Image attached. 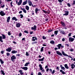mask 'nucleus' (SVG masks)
<instances>
[{
	"mask_svg": "<svg viewBox=\"0 0 75 75\" xmlns=\"http://www.w3.org/2000/svg\"><path fill=\"white\" fill-rule=\"evenodd\" d=\"M42 69H43V68H42V67H40V69L41 71L42 70Z\"/></svg>",
	"mask_w": 75,
	"mask_h": 75,
	"instance_id": "69168bd1",
	"label": "nucleus"
},
{
	"mask_svg": "<svg viewBox=\"0 0 75 75\" xmlns=\"http://www.w3.org/2000/svg\"><path fill=\"white\" fill-rule=\"evenodd\" d=\"M47 11V14H50V11L49 10L47 11Z\"/></svg>",
	"mask_w": 75,
	"mask_h": 75,
	"instance_id": "3c124183",
	"label": "nucleus"
},
{
	"mask_svg": "<svg viewBox=\"0 0 75 75\" xmlns=\"http://www.w3.org/2000/svg\"><path fill=\"white\" fill-rule=\"evenodd\" d=\"M12 0H5V1H6V2H8V1H11Z\"/></svg>",
	"mask_w": 75,
	"mask_h": 75,
	"instance_id": "13d9d810",
	"label": "nucleus"
},
{
	"mask_svg": "<svg viewBox=\"0 0 75 75\" xmlns=\"http://www.w3.org/2000/svg\"><path fill=\"white\" fill-rule=\"evenodd\" d=\"M75 39L74 38H72L71 37H69V42H73V41H74Z\"/></svg>",
	"mask_w": 75,
	"mask_h": 75,
	"instance_id": "423d86ee",
	"label": "nucleus"
},
{
	"mask_svg": "<svg viewBox=\"0 0 75 75\" xmlns=\"http://www.w3.org/2000/svg\"><path fill=\"white\" fill-rule=\"evenodd\" d=\"M25 55H26V56H29V54H28V52H26Z\"/></svg>",
	"mask_w": 75,
	"mask_h": 75,
	"instance_id": "c03bdc74",
	"label": "nucleus"
},
{
	"mask_svg": "<svg viewBox=\"0 0 75 75\" xmlns=\"http://www.w3.org/2000/svg\"><path fill=\"white\" fill-rule=\"evenodd\" d=\"M38 75H42V74H41V73L39 72L38 74Z\"/></svg>",
	"mask_w": 75,
	"mask_h": 75,
	"instance_id": "680f3d73",
	"label": "nucleus"
},
{
	"mask_svg": "<svg viewBox=\"0 0 75 75\" xmlns=\"http://www.w3.org/2000/svg\"><path fill=\"white\" fill-rule=\"evenodd\" d=\"M44 57L41 59H38L39 61H44Z\"/></svg>",
	"mask_w": 75,
	"mask_h": 75,
	"instance_id": "2f4dec72",
	"label": "nucleus"
},
{
	"mask_svg": "<svg viewBox=\"0 0 75 75\" xmlns=\"http://www.w3.org/2000/svg\"><path fill=\"white\" fill-rule=\"evenodd\" d=\"M30 64V63L29 62H26L24 66L27 67V66H28V64Z\"/></svg>",
	"mask_w": 75,
	"mask_h": 75,
	"instance_id": "bb28decb",
	"label": "nucleus"
},
{
	"mask_svg": "<svg viewBox=\"0 0 75 75\" xmlns=\"http://www.w3.org/2000/svg\"><path fill=\"white\" fill-rule=\"evenodd\" d=\"M52 74H54L55 73V70H54L51 72Z\"/></svg>",
	"mask_w": 75,
	"mask_h": 75,
	"instance_id": "ea45409f",
	"label": "nucleus"
},
{
	"mask_svg": "<svg viewBox=\"0 0 75 75\" xmlns=\"http://www.w3.org/2000/svg\"><path fill=\"white\" fill-rule=\"evenodd\" d=\"M60 34H63L64 35H65V32L64 31L62 30V31H60Z\"/></svg>",
	"mask_w": 75,
	"mask_h": 75,
	"instance_id": "aec40b11",
	"label": "nucleus"
},
{
	"mask_svg": "<svg viewBox=\"0 0 75 75\" xmlns=\"http://www.w3.org/2000/svg\"><path fill=\"white\" fill-rule=\"evenodd\" d=\"M31 29L32 30H34V31H35L36 30H37V26L36 25H34L33 27H32L31 28Z\"/></svg>",
	"mask_w": 75,
	"mask_h": 75,
	"instance_id": "0eeeda50",
	"label": "nucleus"
},
{
	"mask_svg": "<svg viewBox=\"0 0 75 75\" xmlns=\"http://www.w3.org/2000/svg\"><path fill=\"white\" fill-rule=\"evenodd\" d=\"M24 33H26V34H28V31L27 30H25L24 31Z\"/></svg>",
	"mask_w": 75,
	"mask_h": 75,
	"instance_id": "79ce46f5",
	"label": "nucleus"
},
{
	"mask_svg": "<svg viewBox=\"0 0 75 75\" xmlns=\"http://www.w3.org/2000/svg\"><path fill=\"white\" fill-rule=\"evenodd\" d=\"M56 69L57 70V71H59V67H57L56 68Z\"/></svg>",
	"mask_w": 75,
	"mask_h": 75,
	"instance_id": "bf43d9fd",
	"label": "nucleus"
},
{
	"mask_svg": "<svg viewBox=\"0 0 75 75\" xmlns=\"http://www.w3.org/2000/svg\"><path fill=\"white\" fill-rule=\"evenodd\" d=\"M47 15L45 14L44 15V17L45 18H47Z\"/></svg>",
	"mask_w": 75,
	"mask_h": 75,
	"instance_id": "052dcab7",
	"label": "nucleus"
},
{
	"mask_svg": "<svg viewBox=\"0 0 75 75\" xmlns=\"http://www.w3.org/2000/svg\"><path fill=\"white\" fill-rule=\"evenodd\" d=\"M42 11L45 14H47V11H45L44 10H42Z\"/></svg>",
	"mask_w": 75,
	"mask_h": 75,
	"instance_id": "4c0bfd02",
	"label": "nucleus"
},
{
	"mask_svg": "<svg viewBox=\"0 0 75 75\" xmlns=\"http://www.w3.org/2000/svg\"><path fill=\"white\" fill-rule=\"evenodd\" d=\"M62 44H59L57 46V47H58V49L59 50L61 48V47Z\"/></svg>",
	"mask_w": 75,
	"mask_h": 75,
	"instance_id": "a211bd4d",
	"label": "nucleus"
},
{
	"mask_svg": "<svg viewBox=\"0 0 75 75\" xmlns=\"http://www.w3.org/2000/svg\"><path fill=\"white\" fill-rule=\"evenodd\" d=\"M64 67L66 68V69H69V67L68 66V65L67 64H64Z\"/></svg>",
	"mask_w": 75,
	"mask_h": 75,
	"instance_id": "5701e85b",
	"label": "nucleus"
},
{
	"mask_svg": "<svg viewBox=\"0 0 75 75\" xmlns=\"http://www.w3.org/2000/svg\"><path fill=\"white\" fill-rule=\"evenodd\" d=\"M0 42H3V40H2V36H0Z\"/></svg>",
	"mask_w": 75,
	"mask_h": 75,
	"instance_id": "c756f323",
	"label": "nucleus"
},
{
	"mask_svg": "<svg viewBox=\"0 0 75 75\" xmlns=\"http://www.w3.org/2000/svg\"><path fill=\"white\" fill-rule=\"evenodd\" d=\"M73 3L72 4L73 5H75V1L73 0Z\"/></svg>",
	"mask_w": 75,
	"mask_h": 75,
	"instance_id": "5fc2aeb1",
	"label": "nucleus"
},
{
	"mask_svg": "<svg viewBox=\"0 0 75 75\" xmlns=\"http://www.w3.org/2000/svg\"><path fill=\"white\" fill-rule=\"evenodd\" d=\"M50 43L52 44H55V42L53 40L50 41Z\"/></svg>",
	"mask_w": 75,
	"mask_h": 75,
	"instance_id": "cd10ccee",
	"label": "nucleus"
},
{
	"mask_svg": "<svg viewBox=\"0 0 75 75\" xmlns=\"http://www.w3.org/2000/svg\"><path fill=\"white\" fill-rule=\"evenodd\" d=\"M67 4L68 7H71V5H70V4L68 3Z\"/></svg>",
	"mask_w": 75,
	"mask_h": 75,
	"instance_id": "49530a36",
	"label": "nucleus"
},
{
	"mask_svg": "<svg viewBox=\"0 0 75 75\" xmlns=\"http://www.w3.org/2000/svg\"><path fill=\"white\" fill-rule=\"evenodd\" d=\"M28 1H27V0H26V1H24L23 3V4L22 5L23 6H24V5H25V4H27Z\"/></svg>",
	"mask_w": 75,
	"mask_h": 75,
	"instance_id": "4468645a",
	"label": "nucleus"
},
{
	"mask_svg": "<svg viewBox=\"0 0 75 75\" xmlns=\"http://www.w3.org/2000/svg\"><path fill=\"white\" fill-rule=\"evenodd\" d=\"M62 53L63 55L64 56H65V57H69L71 58H72V57L70 56H68V55H67V54L65 53L64 52L62 51Z\"/></svg>",
	"mask_w": 75,
	"mask_h": 75,
	"instance_id": "f03ea898",
	"label": "nucleus"
},
{
	"mask_svg": "<svg viewBox=\"0 0 75 75\" xmlns=\"http://www.w3.org/2000/svg\"><path fill=\"white\" fill-rule=\"evenodd\" d=\"M8 35H11V33H10V31L8 32Z\"/></svg>",
	"mask_w": 75,
	"mask_h": 75,
	"instance_id": "de8ad7c7",
	"label": "nucleus"
},
{
	"mask_svg": "<svg viewBox=\"0 0 75 75\" xmlns=\"http://www.w3.org/2000/svg\"><path fill=\"white\" fill-rule=\"evenodd\" d=\"M12 20H15V21H18V19L16 18V17H13L12 18Z\"/></svg>",
	"mask_w": 75,
	"mask_h": 75,
	"instance_id": "4be33fe9",
	"label": "nucleus"
},
{
	"mask_svg": "<svg viewBox=\"0 0 75 75\" xmlns=\"http://www.w3.org/2000/svg\"><path fill=\"white\" fill-rule=\"evenodd\" d=\"M16 26L17 28H18L21 26V24L18 23L16 24Z\"/></svg>",
	"mask_w": 75,
	"mask_h": 75,
	"instance_id": "ddd939ff",
	"label": "nucleus"
},
{
	"mask_svg": "<svg viewBox=\"0 0 75 75\" xmlns=\"http://www.w3.org/2000/svg\"><path fill=\"white\" fill-rule=\"evenodd\" d=\"M42 39H43V40H46V39L47 38H46V37H45V36H42Z\"/></svg>",
	"mask_w": 75,
	"mask_h": 75,
	"instance_id": "58836bf2",
	"label": "nucleus"
},
{
	"mask_svg": "<svg viewBox=\"0 0 75 75\" xmlns=\"http://www.w3.org/2000/svg\"><path fill=\"white\" fill-rule=\"evenodd\" d=\"M0 15L1 16H4L6 15V13H4L3 11H1L0 12Z\"/></svg>",
	"mask_w": 75,
	"mask_h": 75,
	"instance_id": "7ed1b4c3",
	"label": "nucleus"
},
{
	"mask_svg": "<svg viewBox=\"0 0 75 75\" xmlns=\"http://www.w3.org/2000/svg\"><path fill=\"white\" fill-rule=\"evenodd\" d=\"M1 54H3L4 53V50H2L1 52Z\"/></svg>",
	"mask_w": 75,
	"mask_h": 75,
	"instance_id": "37998d69",
	"label": "nucleus"
},
{
	"mask_svg": "<svg viewBox=\"0 0 75 75\" xmlns=\"http://www.w3.org/2000/svg\"><path fill=\"white\" fill-rule=\"evenodd\" d=\"M6 55L7 56H8L9 55H10V54L9 53H7Z\"/></svg>",
	"mask_w": 75,
	"mask_h": 75,
	"instance_id": "603ef678",
	"label": "nucleus"
},
{
	"mask_svg": "<svg viewBox=\"0 0 75 75\" xmlns=\"http://www.w3.org/2000/svg\"><path fill=\"white\" fill-rule=\"evenodd\" d=\"M65 38H63L62 39V41H65Z\"/></svg>",
	"mask_w": 75,
	"mask_h": 75,
	"instance_id": "e2e57ef3",
	"label": "nucleus"
},
{
	"mask_svg": "<svg viewBox=\"0 0 75 75\" xmlns=\"http://www.w3.org/2000/svg\"><path fill=\"white\" fill-rule=\"evenodd\" d=\"M28 3L30 6H31V4H32V2H31V1L29 0L28 1Z\"/></svg>",
	"mask_w": 75,
	"mask_h": 75,
	"instance_id": "393cba45",
	"label": "nucleus"
},
{
	"mask_svg": "<svg viewBox=\"0 0 75 75\" xmlns=\"http://www.w3.org/2000/svg\"><path fill=\"white\" fill-rule=\"evenodd\" d=\"M58 30H55L54 31V34L55 35H57L58 34Z\"/></svg>",
	"mask_w": 75,
	"mask_h": 75,
	"instance_id": "7c9ffc66",
	"label": "nucleus"
},
{
	"mask_svg": "<svg viewBox=\"0 0 75 75\" xmlns=\"http://www.w3.org/2000/svg\"><path fill=\"white\" fill-rule=\"evenodd\" d=\"M60 67H61V69H62L63 71H65V67H62V65H60Z\"/></svg>",
	"mask_w": 75,
	"mask_h": 75,
	"instance_id": "9b49d317",
	"label": "nucleus"
},
{
	"mask_svg": "<svg viewBox=\"0 0 75 75\" xmlns=\"http://www.w3.org/2000/svg\"><path fill=\"white\" fill-rule=\"evenodd\" d=\"M25 8L27 10H29V7L28 6H25Z\"/></svg>",
	"mask_w": 75,
	"mask_h": 75,
	"instance_id": "c85d7f7f",
	"label": "nucleus"
},
{
	"mask_svg": "<svg viewBox=\"0 0 75 75\" xmlns=\"http://www.w3.org/2000/svg\"><path fill=\"white\" fill-rule=\"evenodd\" d=\"M35 11L36 14H38V13H39V12L38 11H40V9H38V8H36L35 10Z\"/></svg>",
	"mask_w": 75,
	"mask_h": 75,
	"instance_id": "20e7f679",
	"label": "nucleus"
},
{
	"mask_svg": "<svg viewBox=\"0 0 75 75\" xmlns=\"http://www.w3.org/2000/svg\"><path fill=\"white\" fill-rule=\"evenodd\" d=\"M20 16H21V18H23L24 17L23 15H22V14H21Z\"/></svg>",
	"mask_w": 75,
	"mask_h": 75,
	"instance_id": "a19ab883",
	"label": "nucleus"
},
{
	"mask_svg": "<svg viewBox=\"0 0 75 75\" xmlns=\"http://www.w3.org/2000/svg\"><path fill=\"white\" fill-rule=\"evenodd\" d=\"M60 72H62V74H63V75H64V74H65V72L64 71H63L62 70H60Z\"/></svg>",
	"mask_w": 75,
	"mask_h": 75,
	"instance_id": "a878e982",
	"label": "nucleus"
},
{
	"mask_svg": "<svg viewBox=\"0 0 75 75\" xmlns=\"http://www.w3.org/2000/svg\"><path fill=\"white\" fill-rule=\"evenodd\" d=\"M70 51L71 52H72V51H74V49H71L70 50Z\"/></svg>",
	"mask_w": 75,
	"mask_h": 75,
	"instance_id": "864d4df0",
	"label": "nucleus"
},
{
	"mask_svg": "<svg viewBox=\"0 0 75 75\" xmlns=\"http://www.w3.org/2000/svg\"><path fill=\"white\" fill-rule=\"evenodd\" d=\"M19 37H21V35H22V34H21V33H20L19 34Z\"/></svg>",
	"mask_w": 75,
	"mask_h": 75,
	"instance_id": "4d7b16f0",
	"label": "nucleus"
},
{
	"mask_svg": "<svg viewBox=\"0 0 75 75\" xmlns=\"http://www.w3.org/2000/svg\"><path fill=\"white\" fill-rule=\"evenodd\" d=\"M44 47H41L40 49L41 52H43V51H44Z\"/></svg>",
	"mask_w": 75,
	"mask_h": 75,
	"instance_id": "72a5a7b5",
	"label": "nucleus"
},
{
	"mask_svg": "<svg viewBox=\"0 0 75 75\" xmlns=\"http://www.w3.org/2000/svg\"><path fill=\"white\" fill-rule=\"evenodd\" d=\"M1 72L2 74L3 75H5V73H4V71H3V70H1Z\"/></svg>",
	"mask_w": 75,
	"mask_h": 75,
	"instance_id": "f704fd0d",
	"label": "nucleus"
},
{
	"mask_svg": "<svg viewBox=\"0 0 75 75\" xmlns=\"http://www.w3.org/2000/svg\"><path fill=\"white\" fill-rule=\"evenodd\" d=\"M1 35L2 36V39H6V36H5V35L3 34H1Z\"/></svg>",
	"mask_w": 75,
	"mask_h": 75,
	"instance_id": "b1692460",
	"label": "nucleus"
},
{
	"mask_svg": "<svg viewBox=\"0 0 75 75\" xmlns=\"http://www.w3.org/2000/svg\"><path fill=\"white\" fill-rule=\"evenodd\" d=\"M61 24L63 27H65V24L63 21H62L61 22Z\"/></svg>",
	"mask_w": 75,
	"mask_h": 75,
	"instance_id": "f3484780",
	"label": "nucleus"
},
{
	"mask_svg": "<svg viewBox=\"0 0 75 75\" xmlns=\"http://www.w3.org/2000/svg\"><path fill=\"white\" fill-rule=\"evenodd\" d=\"M37 44V42H36V41L33 42L32 43V44Z\"/></svg>",
	"mask_w": 75,
	"mask_h": 75,
	"instance_id": "e433bc0d",
	"label": "nucleus"
},
{
	"mask_svg": "<svg viewBox=\"0 0 75 75\" xmlns=\"http://www.w3.org/2000/svg\"><path fill=\"white\" fill-rule=\"evenodd\" d=\"M58 1H59V3H62V0H58Z\"/></svg>",
	"mask_w": 75,
	"mask_h": 75,
	"instance_id": "338daca9",
	"label": "nucleus"
},
{
	"mask_svg": "<svg viewBox=\"0 0 75 75\" xmlns=\"http://www.w3.org/2000/svg\"><path fill=\"white\" fill-rule=\"evenodd\" d=\"M21 68H22V69H23L25 70V71H27V70L28 69V67H21Z\"/></svg>",
	"mask_w": 75,
	"mask_h": 75,
	"instance_id": "9d476101",
	"label": "nucleus"
},
{
	"mask_svg": "<svg viewBox=\"0 0 75 75\" xmlns=\"http://www.w3.org/2000/svg\"><path fill=\"white\" fill-rule=\"evenodd\" d=\"M65 46L66 47H69V45L67 44H65Z\"/></svg>",
	"mask_w": 75,
	"mask_h": 75,
	"instance_id": "a18cd8bd",
	"label": "nucleus"
},
{
	"mask_svg": "<svg viewBox=\"0 0 75 75\" xmlns=\"http://www.w3.org/2000/svg\"><path fill=\"white\" fill-rule=\"evenodd\" d=\"M48 17L47 18H45V21H47L48 20Z\"/></svg>",
	"mask_w": 75,
	"mask_h": 75,
	"instance_id": "09e8293b",
	"label": "nucleus"
},
{
	"mask_svg": "<svg viewBox=\"0 0 75 75\" xmlns=\"http://www.w3.org/2000/svg\"><path fill=\"white\" fill-rule=\"evenodd\" d=\"M71 33H69V34H68V36L69 37H71Z\"/></svg>",
	"mask_w": 75,
	"mask_h": 75,
	"instance_id": "6e6d98bb",
	"label": "nucleus"
},
{
	"mask_svg": "<svg viewBox=\"0 0 75 75\" xmlns=\"http://www.w3.org/2000/svg\"><path fill=\"white\" fill-rule=\"evenodd\" d=\"M11 61L14 62V60L16 59V57L14 55H13L11 57Z\"/></svg>",
	"mask_w": 75,
	"mask_h": 75,
	"instance_id": "39448f33",
	"label": "nucleus"
},
{
	"mask_svg": "<svg viewBox=\"0 0 75 75\" xmlns=\"http://www.w3.org/2000/svg\"><path fill=\"white\" fill-rule=\"evenodd\" d=\"M56 53L58 55H60V56H62V53H61L58 51H57L56 52Z\"/></svg>",
	"mask_w": 75,
	"mask_h": 75,
	"instance_id": "f8f14e48",
	"label": "nucleus"
},
{
	"mask_svg": "<svg viewBox=\"0 0 75 75\" xmlns=\"http://www.w3.org/2000/svg\"><path fill=\"white\" fill-rule=\"evenodd\" d=\"M17 4H18V6H20V5H21V2H18Z\"/></svg>",
	"mask_w": 75,
	"mask_h": 75,
	"instance_id": "8fccbe9b",
	"label": "nucleus"
},
{
	"mask_svg": "<svg viewBox=\"0 0 75 75\" xmlns=\"http://www.w3.org/2000/svg\"><path fill=\"white\" fill-rule=\"evenodd\" d=\"M11 53H12V54H16V53H17V51L15 50H12L11 52Z\"/></svg>",
	"mask_w": 75,
	"mask_h": 75,
	"instance_id": "2eb2a0df",
	"label": "nucleus"
},
{
	"mask_svg": "<svg viewBox=\"0 0 75 75\" xmlns=\"http://www.w3.org/2000/svg\"><path fill=\"white\" fill-rule=\"evenodd\" d=\"M21 9L23 11V12H24V13H27V11H26V10H25V9L22 8H21Z\"/></svg>",
	"mask_w": 75,
	"mask_h": 75,
	"instance_id": "6ab92c4d",
	"label": "nucleus"
},
{
	"mask_svg": "<svg viewBox=\"0 0 75 75\" xmlns=\"http://www.w3.org/2000/svg\"><path fill=\"white\" fill-rule=\"evenodd\" d=\"M0 61L1 64H4V62L1 59H0Z\"/></svg>",
	"mask_w": 75,
	"mask_h": 75,
	"instance_id": "c9c22d12",
	"label": "nucleus"
},
{
	"mask_svg": "<svg viewBox=\"0 0 75 75\" xmlns=\"http://www.w3.org/2000/svg\"><path fill=\"white\" fill-rule=\"evenodd\" d=\"M71 67L72 69H74V67L75 68V65H74V63H72L71 65Z\"/></svg>",
	"mask_w": 75,
	"mask_h": 75,
	"instance_id": "dca6fc26",
	"label": "nucleus"
},
{
	"mask_svg": "<svg viewBox=\"0 0 75 75\" xmlns=\"http://www.w3.org/2000/svg\"><path fill=\"white\" fill-rule=\"evenodd\" d=\"M53 31V29L50 30V29H48L47 30V32L48 33H50V32H51L52 31Z\"/></svg>",
	"mask_w": 75,
	"mask_h": 75,
	"instance_id": "473e14b6",
	"label": "nucleus"
},
{
	"mask_svg": "<svg viewBox=\"0 0 75 75\" xmlns=\"http://www.w3.org/2000/svg\"><path fill=\"white\" fill-rule=\"evenodd\" d=\"M2 1H1V0H0V8H4L5 6V5L4 4H3L2 3Z\"/></svg>",
	"mask_w": 75,
	"mask_h": 75,
	"instance_id": "f257e3e1",
	"label": "nucleus"
},
{
	"mask_svg": "<svg viewBox=\"0 0 75 75\" xmlns=\"http://www.w3.org/2000/svg\"><path fill=\"white\" fill-rule=\"evenodd\" d=\"M33 31H31L30 32V34H33Z\"/></svg>",
	"mask_w": 75,
	"mask_h": 75,
	"instance_id": "774afa93",
	"label": "nucleus"
},
{
	"mask_svg": "<svg viewBox=\"0 0 75 75\" xmlns=\"http://www.w3.org/2000/svg\"><path fill=\"white\" fill-rule=\"evenodd\" d=\"M12 49L11 48L8 47V49H6V51L8 52H11Z\"/></svg>",
	"mask_w": 75,
	"mask_h": 75,
	"instance_id": "1a4fd4ad",
	"label": "nucleus"
},
{
	"mask_svg": "<svg viewBox=\"0 0 75 75\" xmlns=\"http://www.w3.org/2000/svg\"><path fill=\"white\" fill-rule=\"evenodd\" d=\"M69 14V11H65V13L63 14V16H68Z\"/></svg>",
	"mask_w": 75,
	"mask_h": 75,
	"instance_id": "6e6552de",
	"label": "nucleus"
},
{
	"mask_svg": "<svg viewBox=\"0 0 75 75\" xmlns=\"http://www.w3.org/2000/svg\"><path fill=\"white\" fill-rule=\"evenodd\" d=\"M49 71L50 72H52V69H49Z\"/></svg>",
	"mask_w": 75,
	"mask_h": 75,
	"instance_id": "0e129e2a",
	"label": "nucleus"
},
{
	"mask_svg": "<svg viewBox=\"0 0 75 75\" xmlns=\"http://www.w3.org/2000/svg\"><path fill=\"white\" fill-rule=\"evenodd\" d=\"M10 20V16H9L7 18V20L6 21L7 22V23H9Z\"/></svg>",
	"mask_w": 75,
	"mask_h": 75,
	"instance_id": "412c9836",
	"label": "nucleus"
}]
</instances>
